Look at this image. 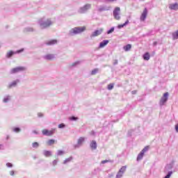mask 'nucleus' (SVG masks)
Listing matches in <instances>:
<instances>
[{"label":"nucleus","instance_id":"nucleus-28","mask_svg":"<svg viewBox=\"0 0 178 178\" xmlns=\"http://www.w3.org/2000/svg\"><path fill=\"white\" fill-rule=\"evenodd\" d=\"M63 154H65V152L63 150H58L57 152V155L58 156L63 155Z\"/></svg>","mask_w":178,"mask_h":178},{"label":"nucleus","instance_id":"nucleus-13","mask_svg":"<svg viewBox=\"0 0 178 178\" xmlns=\"http://www.w3.org/2000/svg\"><path fill=\"white\" fill-rule=\"evenodd\" d=\"M108 43H109V40H104L103 42H100L99 48H104V47H106V45H108Z\"/></svg>","mask_w":178,"mask_h":178},{"label":"nucleus","instance_id":"nucleus-35","mask_svg":"<svg viewBox=\"0 0 178 178\" xmlns=\"http://www.w3.org/2000/svg\"><path fill=\"white\" fill-rule=\"evenodd\" d=\"M63 127H65V124H60L58 125V128H59V129H63Z\"/></svg>","mask_w":178,"mask_h":178},{"label":"nucleus","instance_id":"nucleus-7","mask_svg":"<svg viewBox=\"0 0 178 178\" xmlns=\"http://www.w3.org/2000/svg\"><path fill=\"white\" fill-rule=\"evenodd\" d=\"M127 167L126 165L122 166V167L120 169V170H119L118 175H116V177H115V178H120V177H122V176H123V173L126 172V169H127Z\"/></svg>","mask_w":178,"mask_h":178},{"label":"nucleus","instance_id":"nucleus-11","mask_svg":"<svg viewBox=\"0 0 178 178\" xmlns=\"http://www.w3.org/2000/svg\"><path fill=\"white\" fill-rule=\"evenodd\" d=\"M103 31H104L103 29L96 30L92 33V37H98V35H100V34H102Z\"/></svg>","mask_w":178,"mask_h":178},{"label":"nucleus","instance_id":"nucleus-18","mask_svg":"<svg viewBox=\"0 0 178 178\" xmlns=\"http://www.w3.org/2000/svg\"><path fill=\"white\" fill-rule=\"evenodd\" d=\"M149 58H150V56H149V53H145L144 55H143V59L145 60H149Z\"/></svg>","mask_w":178,"mask_h":178},{"label":"nucleus","instance_id":"nucleus-27","mask_svg":"<svg viewBox=\"0 0 178 178\" xmlns=\"http://www.w3.org/2000/svg\"><path fill=\"white\" fill-rule=\"evenodd\" d=\"M32 145H33V148H38L39 144H38V143L35 142V143H33L32 144Z\"/></svg>","mask_w":178,"mask_h":178},{"label":"nucleus","instance_id":"nucleus-20","mask_svg":"<svg viewBox=\"0 0 178 178\" xmlns=\"http://www.w3.org/2000/svg\"><path fill=\"white\" fill-rule=\"evenodd\" d=\"M72 159H73V157H69V158H67V159H66L64 161H63V163H64V165H66V163H69V162H72Z\"/></svg>","mask_w":178,"mask_h":178},{"label":"nucleus","instance_id":"nucleus-10","mask_svg":"<svg viewBox=\"0 0 178 178\" xmlns=\"http://www.w3.org/2000/svg\"><path fill=\"white\" fill-rule=\"evenodd\" d=\"M147 15H148V10H147V8H145L140 16V20L142 22H144V20L147 19Z\"/></svg>","mask_w":178,"mask_h":178},{"label":"nucleus","instance_id":"nucleus-36","mask_svg":"<svg viewBox=\"0 0 178 178\" xmlns=\"http://www.w3.org/2000/svg\"><path fill=\"white\" fill-rule=\"evenodd\" d=\"M19 81H13V83H12V84H11V86H16V84H17V82H18Z\"/></svg>","mask_w":178,"mask_h":178},{"label":"nucleus","instance_id":"nucleus-9","mask_svg":"<svg viewBox=\"0 0 178 178\" xmlns=\"http://www.w3.org/2000/svg\"><path fill=\"white\" fill-rule=\"evenodd\" d=\"M169 95L168 92H165L163 94V96L161 97L160 100V105H163L166 101H168V97Z\"/></svg>","mask_w":178,"mask_h":178},{"label":"nucleus","instance_id":"nucleus-25","mask_svg":"<svg viewBox=\"0 0 178 178\" xmlns=\"http://www.w3.org/2000/svg\"><path fill=\"white\" fill-rule=\"evenodd\" d=\"M113 83H110L108 85V90H113Z\"/></svg>","mask_w":178,"mask_h":178},{"label":"nucleus","instance_id":"nucleus-31","mask_svg":"<svg viewBox=\"0 0 178 178\" xmlns=\"http://www.w3.org/2000/svg\"><path fill=\"white\" fill-rule=\"evenodd\" d=\"M14 131H15V133H19V131H20V128H18V127L14 128Z\"/></svg>","mask_w":178,"mask_h":178},{"label":"nucleus","instance_id":"nucleus-15","mask_svg":"<svg viewBox=\"0 0 178 178\" xmlns=\"http://www.w3.org/2000/svg\"><path fill=\"white\" fill-rule=\"evenodd\" d=\"M90 148L92 149H97V142L92 140L90 143Z\"/></svg>","mask_w":178,"mask_h":178},{"label":"nucleus","instance_id":"nucleus-30","mask_svg":"<svg viewBox=\"0 0 178 178\" xmlns=\"http://www.w3.org/2000/svg\"><path fill=\"white\" fill-rule=\"evenodd\" d=\"M83 8L84 9H90L91 8V5L86 4Z\"/></svg>","mask_w":178,"mask_h":178},{"label":"nucleus","instance_id":"nucleus-12","mask_svg":"<svg viewBox=\"0 0 178 178\" xmlns=\"http://www.w3.org/2000/svg\"><path fill=\"white\" fill-rule=\"evenodd\" d=\"M169 8L171 10H177V9H178V3H175L170 4Z\"/></svg>","mask_w":178,"mask_h":178},{"label":"nucleus","instance_id":"nucleus-3","mask_svg":"<svg viewBox=\"0 0 178 178\" xmlns=\"http://www.w3.org/2000/svg\"><path fill=\"white\" fill-rule=\"evenodd\" d=\"M23 51H24V49H21L19 50H17V51H13L12 50H10L6 54V58H12L13 55H15V54H20L21 52H23Z\"/></svg>","mask_w":178,"mask_h":178},{"label":"nucleus","instance_id":"nucleus-23","mask_svg":"<svg viewBox=\"0 0 178 178\" xmlns=\"http://www.w3.org/2000/svg\"><path fill=\"white\" fill-rule=\"evenodd\" d=\"M172 37H173L174 40H177V38H178V30L175 33H172Z\"/></svg>","mask_w":178,"mask_h":178},{"label":"nucleus","instance_id":"nucleus-24","mask_svg":"<svg viewBox=\"0 0 178 178\" xmlns=\"http://www.w3.org/2000/svg\"><path fill=\"white\" fill-rule=\"evenodd\" d=\"M82 143H84V138L83 137H81L79 138L78 140V144H81Z\"/></svg>","mask_w":178,"mask_h":178},{"label":"nucleus","instance_id":"nucleus-4","mask_svg":"<svg viewBox=\"0 0 178 178\" xmlns=\"http://www.w3.org/2000/svg\"><path fill=\"white\" fill-rule=\"evenodd\" d=\"M120 8L116 7L113 10V16L116 20L120 19Z\"/></svg>","mask_w":178,"mask_h":178},{"label":"nucleus","instance_id":"nucleus-2","mask_svg":"<svg viewBox=\"0 0 178 178\" xmlns=\"http://www.w3.org/2000/svg\"><path fill=\"white\" fill-rule=\"evenodd\" d=\"M149 149V146H146L143 148V149L139 153L137 157V161H141L143 159V157L144 156V154L147 152Z\"/></svg>","mask_w":178,"mask_h":178},{"label":"nucleus","instance_id":"nucleus-17","mask_svg":"<svg viewBox=\"0 0 178 178\" xmlns=\"http://www.w3.org/2000/svg\"><path fill=\"white\" fill-rule=\"evenodd\" d=\"M124 50L127 52V51H130L131 49V44H127L124 47Z\"/></svg>","mask_w":178,"mask_h":178},{"label":"nucleus","instance_id":"nucleus-22","mask_svg":"<svg viewBox=\"0 0 178 178\" xmlns=\"http://www.w3.org/2000/svg\"><path fill=\"white\" fill-rule=\"evenodd\" d=\"M55 144V140L54 139H50L47 141V145H52Z\"/></svg>","mask_w":178,"mask_h":178},{"label":"nucleus","instance_id":"nucleus-14","mask_svg":"<svg viewBox=\"0 0 178 178\" xmlns=\"http://www.w3.org/2000/svg\"><path fill=\"white\" fill-rule=\"evenodd\" d=\"M44 156H46L47 158L49 157V156H52V152H51V151H48V150H45L43 152Z\"/></svg>","mask_w":178,"mask_h":178},{"label":"nucleus","instance_id":"nucleus-40","mask_svg":"<svg viewBox=\"0 0 178 178\" xmlns=\"http://www.w3.org/2000/svg\"><path fill=\"white\" fill-rule=\"evenodd\" d=\"M176 132L178 133V124L175 125Z\"/></svg>","mask_w":178,"mask_h":178},{"label":"nucleus","instance_id":"nucleus-38","mask_svg":"<svg viewBox=\"0 0 178 178\" xmlns=\"http://www.w3.org/2000/svg\"><path fill=\"white\" fill-rule=\"evenodd\" d=\"M108 162H109L108 160H104V161H102L101 163L104 164V163H108Z\"/></svg>","mask_w":178,"mask_h":178},{"label":"nucleus","instance_id":"nucleus-39","mask_svg":"<svg viewBox=\"0 0 178 178\" xmlns=\"http://www.w3.org/2000/svg\"><path fill=\"white\" fill-rule=\"evenodd\" d=\"M6 166H8V168H12V163H8L7 164H6Z\"/></svg>","mask_w":178,"mask_h":178},{"label":"nucleus","instance_id":"nucleus-6","mask_svg":"<svg viewBox=\"0 0 178 178\" xmlns=\"http://www.w3.org/2000/svg\"><path fill=\"white\" fill-rule=\"evenodd\" d=\"M52 25V22L50 19H47L43 23L40 24L41 29H47V27H49V26Z\"/></svg>","mask_w":178,"mask_h":178},{"label":"nucleus","instance_id":"nucleus-19","mask_svg":"<svg viewBox=\"0 0 178 178\" xmlns=\"http://www.w3.org/2000/svg\"><path fill=\"white\" fill-rule=\"evenodd\" d=\"M54 56L53 54H47L45 56V58L47 59V60H52V59H54Z\"/></svg>","mask_w":178,"mask_h":178},{"label":"nucleus","instance_id":"nucleus-29","mask_svg":"<svg viewBox=\"0 0 178 178\" xmlns=\"http://www.w3.org/2000/svg\"><path fill=\"white\" fill-rule=\"evenodd\" d=\"M115 31V28H111L109 31H107V34H111Z\"/></svg>","mask_w":178,"mask_h":178},{"label":"nucleus","instance_id":"nucleus-21","mask_svg":"<svg viewBox=\"0 0 178 178\" xmlns=\"http://www.w3.org/2000/svg\"><path fill=\"white\" fill-rule=\"evenodd\" d=\"M127 24H129V20H127L123 24L118 25V29H123V27H124V26H126Z\"/></svg>","mask_w":178,"mask_h":178},{"label":"nucleus","instance_id":"nucleus-1","mask_svg":"<svg viewBox=\"0 0 178 178\" xmlns=\"http://www.w3.org/2000/svg\"><path fill=\"white\" fill-rule=\"evenodd\" d=\"M83 31H86V26H81V27H75L74 29H72L70 31V35H73V34H80V33H83Z\"/></svg>","mask_w":178,"mask_h":178},{"label":"nucleus","instance_id":"nucleus-8","mask_svg":"<svg viewBox=\"0 0 178 178\" xmlns=\"http://www.w3.org/2000/svg\"><path fill=\"white\" fill-rule=\"evenodd\" d=\"M23 70H25V68L24 67H17L15 68H13L10 71L11 74H13L15 73H19V72H23Z\"/></svg>","mask_w":178,"mask_h":178},{"label":"nucleus","instance_id":"nucleus-33","mask_svg":"<svg viewBox=\"0 0 178 178\" xmlns=\"http://www.w3.org/2000/svg\"><path fill=\"white\" fill-rule=\"evenodd\" d=\"M170 176H172V172H168L164 178H170Z\"/></svg>","mask_w":178,"mask_h":178},{"label":"nucleus","instance_id":"nucleus-34","mask_svg":"<svg viewBox=\"0 0 178 178\" xmlns=\"http://www.w3.org/2000/svg\"><path fill=\"white\" fill-rule=\"evenodd\" d=\"M77 118L74 117V116H72V117H70V120H77Z\"/></svg>","mask_w":178,"mask_h":178},{"label":"nucleus","instance_id":"nucleus-41","mask_svg":"<svg viewBox=\"0 0 178 178\" xmlns=\"http://www.w3.org/2000/svg\"><path fill=\"white\" fill-rule=\"evenodd\" d=\"M10 175L11 176H13V175H15V171H10Z\"/></svg>","mask_w":178,"mask_h":178},{"label":"nucleus","instance_id":"nucleus-32","mask_svg":"<svg viewBox=\"0 0 178 178\" xmlns=\"http://www.w3.org/2000/svg\"><path fill=\"white\" fill-rule=\"evenodd\" d=\"M52 165H53V166H56V165H58V160H54L52 162Z\"/></svg>","mask_w":178,"mask_h":178},{"label":"nucleus","instance_id":"nucleus-5","mask_svg":"<svg viewBox=\"0 0 178 178\" xmlns=\"http://www.w3.org/2000/svg\"><path fill=\"white\" fill-rule=\"evenodd\" d=\"M42 133L43 136H51L54 134L55 129H53L50 131L48 129H42Z\"/></svg>","mask_w":178,"mask_h":178},{"label":"nucleus","instance_id":"nucleus-26","mask_svg":"<svg viewBox=\"0 0 178 178\" xmlns=\"http://www.w3.org/2000/svg\"><path fill=\"white\" fill-rule=\"evenodd\" d=\"M97 73H98V69H95L91 72L92 75L97 74Z\"/></svg>","mask_w":178,"mask_h":178},{"label":"nucleus","instance_id":"nucleus-37","mask_svg":"<svg viewBox=\"0 0 178 178\" xmlns=\"http://www.w3.org/2000/svg\"><path fill=\"white\" fill-rule=\"evenodd\" d=\"M9 99H10V98H9V97L4 98L3 102H8V101H9Z\"/></svg>","mask_w":178,"mask_h":178},{"label":"nucleus","instance_id":"nucleus-16","mask_svg":"<svg viewBox=\"0 0 178 178\" xmlns=\"http://www.w3.org/2000/svg\"><path fill=\"white\" fill-rule=\"evenodd\" d=\"M56 42H58V41L56 40H52L47 42V45H54V44H56Z\"/></svg>","mask_w":178,"mask_h":178}]
</instances>
